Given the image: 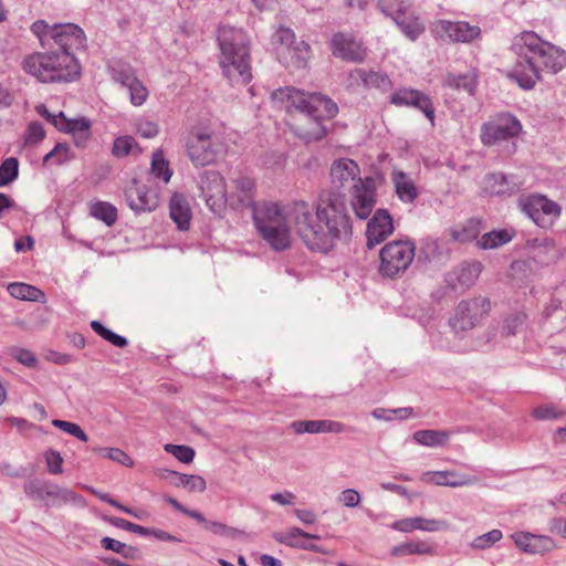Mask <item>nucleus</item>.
Returning a JSON list of instances; mask_svg holds the SVG:
<instances>
[{"instance_id":"36","label":"nucleus","mask_w":566,"mask_h":566,"mask_svg":"<svg viewBox=\"0 0 566 566\" xmlns=\"http://www.w3.org/2000/svg\"><path fill=\"white\" fill-rule=\"evenodd\" d=\"M512 240V234L505 230H493L481 235L476 241L478 248L482 250L496 249Z\"/></svg>"},{"instance_id":"40","label":"nucleus","mask_w":566,"mask_h":566,"mask_svg":"<svg viewBox=\"0 0 566 566\" xmlns=\"http://www.w3.org/2000/svg\"><path fill=\"white\" fill-rule=\"evenodd\" d=\"M19 176V161L15 157H9L0 165V187L14 181Z\"/></svg>"},{"instance_id":"53","label":"nucleus","mask_w":566,"mask_h":566,"mask_svg":"<svg viewBox=\"0 0 566 566\" xmlns=\"http://www.w3.org/2000/svg\"><path fill=\"white\" fill-rule=\"evenodd\" d=\"M52 424L54 427L63 430L64 432H67L69 434H72V436L76 437L81 441L86 442L88 440L87 434L76 423H73V422H70V421H65V420L54 419L52 421Z\"/></svg>"},{"instance_id":"56","label":"nucleus","mask_w":566,"mask_h":566,"mask_svg":"<svg viewBox=\"0 0 566 566\" xmlns=\"http://www.w3.org/2000/svg\"><path fill=\"white\" fill-rule=\"evenodd\" d=\"M45 482L31 480L24 484V492L32 499L42 500L45 497Z\"/></svg>"},{"instance_id":"52","label":"nucleus","mask_w":566,"mask_h":566,"mask_svg":"<svg viewBox=\"0 0 566 566\" xmlns=\"http://www.w3.org/2000/svg\"><path fill=\"white\" fill-rule=\"evenodd\" d=\"M127 88L130 94L132 104L140 106L146 102L148 97V90L138 78H136Z\"/></svg>"},{"instance_id":"31","label":"nucleus","mask_w":566,"mask_h":566,"mask_svg":"<svg viewBox=\"0 0 566 566\" xmlns=\"http://www.w3.org/2000/svg\"><path fill=\"white\" fill-rule=\"evenodd\" d=\"M8 292L12 297L22 301L44 302L45 298L44 293L40 289L21 282L10 283Z\"/></svg>"},{"instance_id":"10","label":"nucleus","mask_w":566,"mask_h":566,"mask_svg":"<svg viewBox=\"0 0 566 566\" xmlns=\"http://www.w3.org/2000/svg\"><path fill=\"white\" fill-rule=\"evenodd\" d=\"M520 207L538 227L548 229L560 217L562 207L541 193H531L520 199Z\"/></svg>"},{"instance_id":"30","label":"nucleus","mask_w":566,"mask_h":566,"mask_svg":"<svg viewBox=\"0 0 566 566\" xmlns=\"http://www.w3.org/2000/svg\"><path fill=\"white\" fill-rule=\"evenodd\" d=\"M293 427L297 433H339L345 431V426L334 420H302L294 422Z\"/></svg>"},{"instance_id":"37","label":"nucleus","mask_w":566,"mask_h":566,"mask_svg":"<svg viewBox=\"0 0 566 566\" xmlns=\"http://www.w3.org/2000/svg\"><path fill=\"white\" fill-rule=\"evenodd\" d=\"M449 439V432L443 430H418L413 433V440L426 447L443 446Z\"/></svg>"},{"instance_id":"24","label":"nucleus","mask_w":566,"mask_h":566,"mask_svg":"<svg viewBox=\"0 0 566 566\" xmlns=\"http://www.w3.org/2000/svg\"><path fill=\"white\" fill-rule=\"evenodd\" d=\"M274 538L286 546L301 548L305 551L316 552V553H323V549H321L317 545L312 544L307 542V539H318V535L310 534L304 531H302L298 527H291L286 532L277 533L274 535Z\"/></svg>"},{"instance_id":"58","label":"nucleus","mask_w":566,"mask_h":566,"mask_svg":"<svg viewBox=\"0 0 566 566\" xmlns=\"http://www.w3.org/2000/svg\"><path fill=\"white\" fill-rule=\"evenodd\" d=\"M136 133L144 138H154L159 133V127L156 123L144 120L137 124Z\"/></svg>"},{"instance_id":"41","label":"nucleus","mask_w":566,"mask_h":566,"mask_svg":"<svg viewBox=\"0 0 566 566\" xmlns=\"http://www.w3.org/2000/svg\"><path fill=\"white\" fill-rule=\"evenodd\" d=\"M91 328L103 339L107 340L112 345L124 348L127 346L128 342L125 337L115 334L111 329L106 328L102 323L98 321H92L90 323Z\"/></svg>"},{"instance_id":"48","label":"nucleus","mask_w":566,"mask_h":566,"mask_svg":"<svg viewBox=\"0 0 566 566\" xmlns=\"http://www.w3.org/2000/svg\"><path fill=\"white\" fill-rule=\"evenodd\" d=\"M488 185L492 188L500 186L499 189H493L492 195L496 196H510L513 193V187L507 184V178L503 174H492L488 176Z\"/></svg>"},{"instance_id":"19","label":"nucleus","mask_w":566,"mask_h":566,"mask_svg":"<svg viewBox=\"0 0 566 566\" xmlns=\"http://www.w3.org/2000/svg\"><path fill=\"white\" fill-rule=\"evenodd\" d=\"M125 198L129 208L137 213L154 211L159 205L158 195L137 179H133L126 187Z\"/></svg>"},{"instance_id":"35","label":"nucleus","mask_w":566,"mask_h":566,"mask_svg":"<svg viewBox=\"0 0 566 566\" xmlns=\"http://www.w3.org/2000/svg\"><path fill=\"white\" fill-rule=\"evenodd\" d=\"M143 149L136 139L128 135L117 137L112 147V154L117 158H123L129 155H140Z\"/></svg>"},{"instance_id":"32","label":"nucleus","mask_w":566,"mask_h":566,"mask_svg":"<svg viewBox=\"0 0 566 566\" xmlns=\"http://www.w3.org/2000/svg\"><path fill=\"white\" fill-rule=\"evenodd\" d=\"M55 127L59 130L71 133V134H81L84 139L90 137V128L91 123L86 118L80 119H67L65 115L60 112L59 122L55 123Z\"/></svg>"},{"instance_id":"39","label":"nucleus","mask_w":566,"mask_h":566,"mask_svg":"<svg viewBox=\"0 0 566 566\" xmlns=\"http://www.w3.org/2000/svg\"><path fill=\"white\" fill-rule=\"evenodd\" d=\"M482 264L479 261L463 263L457 274V280L462 285H473L482 272Z\"/></svg>"},{"instance_id":"14","label":"nucleus","mask_w":566,"mask_h":566,"mask_svg":"<svg viewBox=\"0 0 566 566\" xmlns=\"http://www.w3.org/2000/svg\"><path fill=\"white\" fill-rule=\"evenodd\" d=\"M491 311V302L488 297L476 296L461 301L455 311L452 326L457 329L468 331L473 328Z\"/></svg>"},{"instance_id":"26","label":"nucleus","mask_w":566,"mask_h":566,"mask_svg":"<svg viewBox=\"0 0 566 566\" xmlns=\"http://www.w3.org/2000/svg\"><path fill=\"white\" fill-rule=\"evenodd\" d=\"M421 479L426 483L451 488L470 485L476 481L474 476L460 475L454 471L427 472Z\"/></svg>"},{"instance_id":"46","label":"nucleus","mask_w":566,"mask_h":566,"mask_svg":"<svg viewBox=\"0 0 566 566\" xmlns=\"http://www.w3.org/2000/svg\"><path fill=\"white\" fill-rule=\"evenodd\" d=\"M55 29V24L50 25L44 20H38L32 23L31 31L34 35H36L42 44V46L46 48L48 44L52 43L51 39H49L50 35L53 34V31Z\"/></svg>"},{"instance_id":"4","label":"nucleus","mask_w":566,"mask_h":566,"mask_svg":"<svg viewBox=\"0 0 566 566\" xmlns=\"http://www.w3.org/2000/svg\"><path fill=\"white\" fill-rule=\"evenodd\" d=\"M219 65L232 85H247L252 80L250 45L247 34L229 25L218 30Z\"/></svg>"},{"instance_id":"13","label":"nucleus","mask_w":566,"mask_h":566,"mask_svg":"<svg viewBox=\"0 0 566 566\" xmlns=\"http://www.w3.org/2000/svg\"><path fill=\"white\" fill-rule=\"evenodd\" d=\"M329 49L335 57L352 63H364L369 54V50L360 39L345 32L333 34Z\"/></svg>"},{"instance_id":"42","label":"nucleus","mask_w":566,"mask_h":566,"mask_svg":"<svg viewBox=\"0 0 566 566\" xmlns=\"http://www.w3.org/2000/svg\"><path fill=\"white\" fill-rule=\"evenodd\" d=\"M101 457L120 463L127 468H133L135 462L129 454L119 448H96L94 449Z\"/></svg>"},{"instance_id":"34","label":"nucleus","mask_w":566,"mask_h":566,"mask_svg":"<svg viewBox=\"0 0 566 566\" xmlns=\"http://www.w3.org/2000/svg\"><path fill=\"white\" fill-rule=\"evenodd\" d=\"M363 78V87L370 90L375 88L381 92H388L392 87L390 77L380 71L366 70Z\"/></svg>"},{"instance_id":"9","label":"nucleus","mask_w":566,"mask_h":566,"mask_svg":"<svg viewBox=\"0 0 566 566\" xmlns=\"http://www.w3.org/2000/svg\"><path fill=\"white\" fill-rule=\"evenodd\" d=\"M522 132L521 120L515 115L503 112L482 124L480 140L484 146L491 147L499 143L517 138Z\"/></svg>"},{"instance_id":"55","label":"nucleus","mask_w":566,"mask_h":566,"mask_svg":"<svg viewBox=\"0 0 566 566\" xmlns=\"http://www.w3.org/2000/svg\"><path fill=\"white\" fill-rule=\"evenodd\" d=\"M502 538V532L500 530H492L479 537H476L472 546L479 549H486L491 547L494 543L499 542Z\"/></svg>"},{"instance_id":"64","label":"nucleus","mask_w":566,"mask_h":566,"mask_svg":"<svg viewBox=\"0 0 566 566\" xmlns=\"http://www.w3.org/2000/svg\"><path fill=\"white\" fill-rule=\"evenodd\" d=\"M101 545L103 548H105L107 551L115 552L117 554H122V552H124V546H125L124 543L116 541L114 538H111V537H103L101 539Z\"/></svg>"},{"instance_id":"6","label":"nucleus","mask_w":566,"mask_h":566,"mask_svg":"<svg viewBox=\"0 0 566 566\" xmlns=\"http://www.w3.org/2000/svg\"><path fill=\"white\" fill-rule=\"evenodd\" d=\"M416 254L412 240H394L386 243L379 251V273L384 277L401 276L411 265Z\"/></svg>"},{"instance_id":"8","label":"nucleus","mask_w":566,"mask_h":566,"mask_svg":"<svg viewBox=\"0 0 566 566\" xmlns=\"http://www.w3.org/2000/svg\"><path fill=\"white\" fill-rule=\"evenodd\" d=\"M378 8L409 40L416 41L424 33L426 25L420 15L403 0H379Z\"/></svg>"},{"instance_id":"63","label":"nucleus","mask_w":566,"mask_h":566,"mask_svg":"<svg viewBox=\"0 0 566 566\" xmlns=\"http://www.w3.org/2000/svg\"><path fill=\"white\" fill-rule=\"evenodd\" d=\"M551 533L566 538V517L553 518L549 525Z\"/></svg>"},{"instance_id":"43","label":"nucleus","mask_w":566,"mask_h":566,"mask_svg":"<svg viewBox=\"0 0 566 566\" xmlns=\"http://www.w3.org/2000/svg\"><path fill=\"white\" fill-rule=\"evenodd\" d=\"M171 474L178 478L177 485H182L190 492H203L207 488L203 478L193 474H184L176 471H171Z\"/></svg>"},{"instance_id":"17","label":"nucleus","mask_w":566,"mask_h":566,"mask_svg":"<svg viewBox=\"0 0 566 566\" xmlns=\"http://www.w3.org/2000/svg\"><path fill=\"white\" fill-rule=\"evenodd\" d=\"M390 104L397 107H413L424 114V116L434 124V106L432 99L426 93L401 86L396 88L389 96Z\"/></svg>"},{"instance_id":"15","label":"nucleus","mask_w":566,"mask_h":566,"mask_svg":"<svg viewBox=\"0 0 566 566\" xmlns=\"http://www.w3.org/2000/svg\"><path fill=\"white\" fill-rule=\"evenodd\" d=\"M200 189L211 211L217 213L224 209L228 201L227 185L219 171H206L200 179Z\"/></svg>"},{"instance_id":"18","label":"nucleus","mask_w":566,"mask_h":566,"mask_svg":"<svg viewBox=\"0 0 566 566\" xmlns=\"http://www.w3.org/2000/svg\"><path fill=\"white\" fill-rule=\"evenodd\" d=\"M256 191V181L253 177L239 175L231 180L227 203L237 210H253L254 207L259 205L255 202Z\"/></svg>"},{"instance_id":"5","label":"nucleus","mask_w":566,"mask_h":566,"mask_svg":"<svg viewBox=\"0 0 566 566\" xmlns=\"http://www.w3.org/2000/svg\"><path fill=\"white\" fill-rule=\"evenodd\" d=\"M22 69L43 83H67L81 76V65L73 54L51 49L25 56Z\"/></svg>"},{"instance_id":"47","label":"nucleus","mask_w":566,"mask_h":566,"mask_svg":"<svg viewBox=\"0 0 566 566\" xmlns=\"http://www.w3.org/2000/svg\"><path fill=\"white\" fill-rule=\"evenodd\" d=\"M164 449L182 463H190L193 461L195 450L191 447L167 443Z\"/></svg>"},{"instance_id":"23","label":"nucleus","mask_w":566,"mask_h":566,"mask_svg":"<svg viewBox=\"0 0 566 566\" xmlns=\"http://www.w3.org/2000/svg\"><path fill=\"white\" fill-rule=\"evenodd\" d=\"M483 229L484 222L481 218H469L449 229L450 241L461 244L470 243L479 240Z\"/></svg>"},{"instance_id":"22","label":"nucleus","mask_w":566,"mask_h":566,"mask_svg":"<svg viewBox=\"0 0 566 566\" xmlns=\"http://www.w3.org/2000/svg\"><path fill=\"white\" fill-rule=\"evenodd\" d=\"M329 174L332 185L337 189L346 187L352 181H358V178H360L358 164L349 158H339L335 160L331 166Z\"/></svg>"},{"instance_id":"12","label":"nucleus","mask_w":566,"mask_h":566,"mask_svg":"<svg viewBox=\"0 0 566 566\" xmlns=\"http://www.w3.org/2000/svg\"><path fill=\"white\" fill-rule=\"evenodd\" d=\"M212 130L208 127H193L187 140V155L195 166H207L214 161L216 150Z\"/></svg>"},{"instance_id":"49","label":"nucleus","mask_w":566,"mask_h":566,"mask_svg":"<svg viewBox=\"0 0 566 566\" xmlns=\"http://www.w3.org/2000/svg\"><path fill=\"white\" fill-rule=\"evenodd\" d=\"M10 356L27 367H35L38 365L36 356L27 348L13 346L9 349Z\"/></svg>"},{"instance_id":"28","label":"nucleus","mask_w":566,"mask_h":566,"mask_svg":"<svg viewBox=\"0 0 566 566\" xmlns=\"http://www.w3.org/2000/svg\"><path fill=\"white\" fill-rule=\"evenodd\" d=\"M391 181L397 197L406 203H413L419 197V190L413 180L402 170L394 169Z\"/></svg>"},{"instance_id":"25","label":"nucleus","mask_w":566,"mask_h":566,"mask_svg":"<svg viewBox=\"0 0 566 566\" xmlns=\"http://www.w3.org/2000/svg\"><path fill=\"white\" fill-rule=\"evenodd\" d=\"M443 526L444 522L442 521L422 516L401 518L390 525L392 530L401 533H411L413 531L437 532Z\"/></svg>"},{"instance_id":"2","label":"nucleus","mask_w":566,"mask_h":566,"mask_svg":"<svg viewBox=\"0 0 566 566\" xmlns=\"http://www.w3.org/2000/svg\"><path fill=\"white\" fill-rule=\"evenodd\" d=\"M511 50L517 61L509 73L524 90L542 80V73L557 74L566 66V51L541 38L534 31H522L512 40Z\"/></svg>"},{"instance_id":"29","label":"nucleus","mask_w":566,"mask_h":566,"mask_svg":"<svg viewBox=\"0 0 566 566\" xmlns=\"http://www.w3.org/2000/svg\"><path fill=\"white\" fill-rule=\"evenodd\" d=\"M390 555L392 557H403L408 555H437V545L428 541L416 539L407 543L396 545L391 548Z\"/></svg>"},{"instance_id":"61","label":"nucleus","mask_w":566,"mask_h":566,"mask_svg":"<svg viewBox=\"0 0 566 566\" xmlns=\"http://www.w3.org/2000/svg\"><path fill=\"white\" fill-rule=\"evenodd\" d=\"M340 502L347 507H356L360 502V495L356 490L347 489L342 492Z\"/></svg>"},{"instance_id":"62","label":"nucleus","mask_w":566,"mask_h":566,"mask_svg":"<svg viewBox=\"0 0 566 566\" xmlns=\"http://www.w3.org/2000/svg\"><path fill=\"white\" fill-rule=\"evenodd\" d=\"M363 73H365V69L352 70L347 75V86L352 90L363 86Z\"/></svg>"},{"instance_id":"27","label":"nucleus","mask_w":566,"mask_h":566,"mask_svg":"<svg viewBox=\"0 0 566 566\" xmlns=\"http://www.w3.org/2000/svg\"><path fill=\"white\" fill-rule=\"evenodd\" d=\"M169 214L179 230L185 231L189 229L192 213L189 202L182 193L175 192L171 196Z\"/></svg>"},{"instance_id":"20","label":"nucleus","mask_w":566,"mask_h":566,"mask_svg":"<svg viewBox=\"0 0 566 566\" xmlns=\"http://www.w3.org/2000/svg\"><path fill=\"white\" fill-rule=\"evenodd\" d=\"M394 221L386 209H378L369 219L366 229L367 248L373 249L392 234Z\"/></svg>"},{"instance_id":"11","label":"nucleus","mask_w":566,"mask_h":566,"mask_svg":"<svg viewBox=\"0 0 566 566\" xmlns=\"http://www.w3.org/2000/svg\"><path fill=\"white\" fill-rule=\"evenodd\" d=\"M437 39L448 40L453 43H472L481 38L482 30L478 24L468 21L438 20L431 29Z\"/></svg>"},{"instance_id":"45","label":"nucleus","mask_w":566,"mask_h":566,"mask_svg":"<svg viewBox=\"0 0 566 566\" xmlns=\"http://www.w3.org/2000/svg\"><path fill=\"white\" fill-rule=\"evenodd\" d=\"M555 546V542L552 537L531 534V544L530 547L526 548V553L543 554L552 551Z\"/></svg>"},{"instance_id":"21","label":"nucleus","mask_w":566,"mask_h":566,"mask_svg":"<svg viewBox=\"0 0 566 566\" xmlns=\"http://www.w3.org/2000/svg\"><path fill=\"white\" fill-rule=\"evenodd\" d=\"M350 205L357 218L365 220L370 216L376 205V191L370 179L358 178V182L353 186Z\"/></svg>"},{"instance_id":"33","label":"nucleus","mask_w":566,"mask_h":566,"mask_svg":"<svg viewBox=\"0 0 566 566\" xmlns=\"http://www.w3.org/2000/svg\"><path fill=\"white\" fill-rule=\"evenodd\" d=\"M90 214L95 219L103 221L108 227L115 224L118 218L117 209L106 201L92 202L90 205Z\"/></svg>"},{"instance_id":"44","label":"nucleus","mask_w":566,"mask_h":566,"mask_svg":"<svg viewBox=\"0 0 566 566\" xmlns=\"http://www.w3.org/2000/svg\"><path fill=\"white\" fill-rule=\"evenodd\" d=\"M72 158L70 147L66 144H56L43 158V164L62 165Z\"/></svg>"},{"instance_id":"57","label":"nucleus","mask_w":566,"mask_h":566,"mask_svg":"<svg viewBox=\"0 0 566 566\" xmlns=\"http://www.w3.org/2000/svg\"><path fill=\"white\" fill-rule=\"evenodd\" d=\"M113 78L123 86L128 87L137 77L129 67H120L113 69Z\"/></svg>"},{"instance_id":"3","label":"nucleus","mask_w":566,"mask_h":566,"mask_svg":"<svg viewBox=\"0 0 566 566\" xmlns=\"http://www.w3.org/2000/svg\"><path fill=\"white\" fill-rule=\"evenodd\" d=\"M272 96L284 103L289 112H300L301 115L293 119L291 129L306 144L324 139L328 135L325 123L338 114L337 104L322 93L287 86L274 91Z\"/></svg>"},{"instance_id":"7","label":"nucleus","mask_w":566,"mask_h":566,"mask_svg":"<svg viewBox=\"0 0 566 566\" xmlns=\"http://www.w3.org/2000/svg\"><path fill=\"white\" fill-rule=\"evenodd\" d=\"M273 43L279 61L286 67H305L311 56V46L307 42L296 41L292 29L281 25L273 34Z\"/></svg>"},{"instance_id":"50","label":"nucleus","mask_w":566,"mask_h":566,"mask_svg":"<svg viewBox=\"0 0 566 566\" xmlns=\"http://www.w3.org/2000/svg\"><path fill=\"white\" fill-rule=\"evenodd\" d=\"M45 496L60 500L61 502H74L78 497L76 493L71 490L62 489L56 484H48L45 486Z\"/></svg>"},{"instance_id":"60","label":"nucleus","mask_w":566,"mask_h":566,"mask_svg":"<svg viewBox=\"0 0 566 566\" xmlns=\"http://www.w3.org/2000/svg\"><path fill=\"white\" fill-rule=\"evenodd\" d=\"M451 85H453L458 90L462 88L471 95L474 94V91L476 87L475 81L468 75H462V76L452 78Z\"/></svg>"},{"instance_id":"51","label":"nucleus","mask_w":566,"mask_h":566,"mask_svg":"<svg viewBox=\"0 0 566 566\" xmlns=\"http://www.w3.org/2000/svg\"><path fill=\"white\" fill-rule=\"evenodd\" d=\"M43 455L48 471L51 474H61L63 472V458L59 451L49 449Z\"/></svg>"},{"instance_id":"16","label":"nucleus","mask_w":566,"mask_h":566,"mask_svg":"<svg viewBox=\"0 0 566 566\" xmlns=\"http://www.w3.org/2000/svg\"><path fill=\"white\" fill-rule=\"evenodd\" d=\"M55 31L49 36L52 43L48 44V49L57 50L60 52L75 53L85 48L86 36L84 31L74 23L55 24Z\"/></svg>"},{"instance_id":"54","label":"nucleus","mask_w":566,"mask_h":566,"mask_svg":"<svg viewBox=\"0 0 566 566\" xmlns=\"http://www.w3.org/2000/svg\"><path fill=\"white\" fill-rule=\"evenodd\" d=\"M565 412L554 405H544L536 407L532 410V417L537 420L556 419L562 417Z\"/></svg>"},{"instance_id":"38","label":"nucleus","mask_w":566,"mask_h":566,"mask_svg":"<svg viewBox=\"0 0 566 566\" xmlns=\"http://www.w3.org/2000/svg\"><path fill=\"white\" fill-rule=\"evenodd\" d=\"M150 172L155 178L163 180L165 184L169 182L172 176L169 161L165 159V155L161 149H158L153 154Z\"/></svg>"},{"instance_id":"59","label":"nucleus","mask_w":566,"mask_h":566,"mask_svg":"<svg viewBox=\"0 0 566 566\" xmlns=\"http://www.w3.org/2000/svg\"><path fill=\"white\" fill-rule=\"evenodd\" d=\"M44 136H45V132H44L42 124H40L38 122H32L29 124L28 132H27V142L28 143L36 144V143L41 142L44 138Z\"/></svg>"},{"instance_id":"1","label":"nucleus","mask_w":566,"mask_h":566,"mask_svg":"<svg viewBox=\"0 0 566 566\" xmlns=\"http://www.w3.org/2000/svg\"><path fill=\"white\" fill-rule=\"evenodd\" d=\"M261 238L275 251L291 244V223L302 243L312 252L327 254L339 242L353 235V221L346 196L336 190H322L314 203L298 199L287 203L262 201L252 210Z\"/></svg>"}]
</instances>
